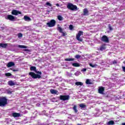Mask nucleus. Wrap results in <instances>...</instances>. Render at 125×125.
Segmentation results:
<instances>
[{"label":"nucleus","mask_w":125,"mask_h":125,"mask_svg":"<svg viewBox=\"0 0 125 125\" xmlns=\"http://www.w3.org/2000/svg\"><path fill=\"white\" fill-rule=\"evenodd\" d=\"M30 71H34L35 72H30L29 73V75L31 76L32 79H42V71H37V67L36 66H31L30 68Z\"/></svg>","instance_id":"obj_1"},{"label":"nucleus","mask_w":125,"mask_h":125,"mask_svg":"<svg viewBox=\"0 0 125 125\" xmlns=\"http://www.w3.org/2000/svg\"><path fill=\"white\" fill-rule=\"evenodd\" d=\"M7 104V99L6 97H0V107H5Z\"/></svg>","instance_id":"obj_2"},{"label":"nucleus","mask_w":125,"mask_h":125,"mask_svg":"<svg viewBox=\"0 0 125 125\" xmlns=\"http://www.w3.org/2000/svg\"><path fill=\"white\" fill-rule=\"evenodd\" d=\"M67 8L70 10L75 11L78 10L77 5H75L71 3H69L67 5Z\"/></svg>","instance_id":"obj_3"},{"label":"nucleus","mask_w":125,"mask_h":125,"mask_svg":"<svg viewBox=\"0 0 125 125\" xmlns=\"http://www.w3.org/2000/svg\"><path fill=\"white\" fill-rule=\"evenodd\" d=\"M83 32L82 31H79L78 34L76 35V40H77L78 42H83V39L80 38H81V36H83Z\"/></svg>","instance_id":"obj_4"},{"label":"nucleus","mask_w":125,"mask_h":125,"mask_svg":"<svg viewBox=\"0 0 125 125\" xmlns=\"http://www.w3.org/2000/svg\"><path fill=\"white\" fill-rule=\"evenodd\" d=\"M55 24H56V21H55L54 20H52L50 21V22L46 23V25L47 27L51 28L52 27H54V26H55Z\"/></svg>","instance_id":"obj_5"},{"label":"nucleus","mask_w":125,"mask_h":125,"mask_svg":"<svg viewBox=\"0 0 125 125\" xmlns=\"http://www.w3.org/2000/svg\"><path fill=\"white\" fill-rule=\"evenodd\" d=\"M60 100H63V101H66V100H69L70 99L69 95H61L60 96Z\"/></svg>","instance_id":"obj_6"},{"label":"nucleus","mask_w":125,"mask_h":125,"mask_svg":"<svg viewBox=\"0 0 125 125\" xmlns=\"http://www.w3.org/2000/svg\"><path fill=\"white\" fill-rule=\"evenodd\" d=\"M5 19L7 20H10V21H15V17L12 15H8Z\"/></svg>","instance_id":"obj_7"},{"label":"nucleus","mask_w":125,"mask_h":125,"mask_svg":"<svg viewBox=\"0 0 125 125\" xmlns=\"http://www.w3.org/2000/svg\"><path fill=\"white\" fill-rule=\"evenodd\" d=\"M101 41L108 43L109 42V38L106 35H104L101 38Z\"/></svg>","instance_id":"obj_8"},{"label":"nucleus","mask_w":125,"mask_h":125,"mask_svg":"<svg viewBox=\"0 0 125 125\" xmlns=\"http://www.w3.org/2000/svg\"><path fill=\"white\" fill-rule=\"evenodd\" d=\"M11 14L12 15L17 16L19 14H21V12H20L17 10H13L11 12Z\"/></svg>","instance_id":"obj_9"},{"label":"nucleus","mask_w":125,"mask_h":125,"mask_svg":"<svg viewBox=\"0 0 125 125\" xmlns=\"http://www.w3.org/2000/svg\"><path fill=\"white\" fill-rule=\"evenodd\" d=\"M104 90H105L104 87H100L98 89L99 93L100 94H104Z\"/></svg>","instance_id":"obj_10"},{"label":"nucleus","mask_w":125,"mask_h":125,"mask_svg":"<svg viewBox=\"0 0 125 125\" xmlns=\"http://www.w3.org/2000/svg\"><path fill=\"white\" fill-rule=\"evenodd\" d=\"M106 49V44H103L99 48V50L101 51H103V50H105Z\"/></svg>","instance_id":"obj_11"},{"label":"nucleus","mask_w":125,"mask_h":125,"mask_svg":"<svg viewBox=\"0 0 125 125\" xmlns=\"http://www.w3.org/2000/svg\"><path fill=\"white\" fill-rule=\"evenodd\" d=\"M7 46H8V44L7 43H0V48H6Z\"/></svg>","instance_id":"obj_12"},{"label":"nucleus","mask_w":125,"mask_h":125,"mask_svg":"<svg viewBox=\"0 0 125 125\" xmlns=\"http://www.w3.org/2000/svg\"><path fill=\"white\" fill-rule=\"evenodd\" d=\"M15 65V63L14 62H8V64H7V67H8V68H9L10 67H12V66H14Z\"/></svg>","instance_id":"obj_13"},{"label":"nucleus","mask_w":125,"mask_h":125,"mask_svg":"<svg viewBox=\"0 0 125 125\" xmlns=\"http://www.w3.org/2000/svg\"><path fill=\"white\" fill-rule=\"evenodd\" d=\"M12 116L13 117H14V118H18L19 117H21L20 113L16 112L13 113Z\"/></svg>","instance_id":"obj_14"},{"label":"nucleus","mask_w":125,"mask_h":125,"mask_svg":"<svg viewBox=\"0 0 125 125\" xmlns=\"http://www.w3.org/2000/svg\"><path fill=\"white\" fill-rule=\"evenodd\" d=\"M8 84L10 86H13V85L15 84V83H14V82H13V81H9L8 82Z\"/></svg>","instance_id":"obj_15"},{"label":"nucleus","mask_w":125,"mask_h":125,"mask_svg":"<svg viewBox=\"0 0 125 125\" xmlns=\"http://www.w3.org/2000/svg\"><path fill=\"white\" fill-rule=\"evenodd\" d=\"M50 92L52 94H56V93H57V92H58V91H57V90H55L53 89H51L50 90Z\"/></svg>","instance_id":"obj_16"},{"label":"nucleus","mask_w":125,"mask_h":125,"mask_svg":"<svg viewBox=\"0 0 125 125\" xmlns=\"http://www.w3.org/2000/svg\"><path fill=\"white\" fill-rule=\"evenodd\" d=\"M83 15H88V10L85 8L83 9Z\"/></svg>","instance_id":"obj_17"},{"label":"nucleus","mask_w":125,"mask_h":125,"mask_svg":"<svg viewBox=\"0 0 125 125\" xmlns=\"http://www.w3.org/2000/svg\"><path fill=\"white\" fill-rule=\"evenodd\" d=\"M24 20H25V21H31V19L30 18V17L27 16H25L24 17Z\"/></svg>","instance_id":"obj_18"},{"label":"nucleus","mask_w":125,"mask_h":125,"mask_svg":"<svg viewBox=\"0 0 125 125\" xmlns=\"http://www.w3.org/2000/svg\"><path fill=\"white\" fill-rule=\"evenodd\" d=\"M73 110H74L75 113H77L78 112V109L77 108V105H74L73 107Z\"/></svg>","instance_id":"obj_19"},{"label":"nucleus","mask_w":125,"mask_h":125,"mask_svg":"<svg viewBox=\"0 0 125 125\" xmlns=\"http://www.w3.org/2000/svg\"><path fill=\"white\" fill-rule=\"evenodd\" d=\"M107 125H115V122H114V121H113V120L109 121L107 123Z\"/></svg>","instance_id":"obj_20"},{"label":"nucleus","mask_w":125,"mask_h":125,"mask_svg":"<svg viewBox=\"0 0 125 125\" xmlns=\"http://www.w3.org/2000/svg\"><path fill=\"white\" fill-rule=\"evenodd\" d=\"M75 84L76 85L79 86V85H83V83L81 82H76L75 83Z\"/></svg>","instance_id":"obj_21"},{"label":"nucleus","mask_w":125,"mask_h":125,"mask_svg":"<svg viewBox=\"0 0 125 125\" xmlns=\"http://www.w3.org/2000/svg\"><path fill=\"white\" fill-rule=\"evenodd\" d=\"M85 83H86V84H92V83L90 82L89 79H87L86 80Z\"/></svg>","instance_id":"obj_22"},{"label":"nucleus","mask_w":125,"mask_h":125,"mask_svg":"<svg viewBox=\"0 0 125 125\" xmlns=\"http://www.w3.org/2000/svg\"><path fill=\"white\" fill-rule=\"evenodd\" d=\"M18 47H19L20 48H27L28 46L23 45H19Z\"/></svg>","instance_id":"obj_23"},{"label":"nucleus","mask_w":125,"mask_h":125,"mask_svg":"<svg viewBox=\"0 0 125 125\" xmlns=\"http://www.w3.org/2000/svg\"><path fill=\"white\" fill-rule=\"evenodd\" d=\"M72 66H73V67H80V63H72Z\"/></svg>","instance_id":"obj_24"},{"label":"nucleus","mask_w":125,"mask_h":125,"mask_svg":"<svg viewBox=\"0 0 125 125\" xmlns=\"http://www.w3.org/2000/svg\"><path fill=\"white\" fill-rule=\"evenodd\" d=\"M79 106L80 108H85V107H86V105H85L84 104H79Z\"/></svg>","instance_id":"obj_25"},{"label":"nucleus","mask_w":125,"mask_h":125,"mask_svg":"<svg viewBox=\"0 0 125 125\" xmlns=\"http://www.w3.org/2000/svg\"><path fill=\"white\" fill-rule=\"evenodd\" d=\"M57 30L60 33H62L63 32V29H62V28H61V27H58Z\"/></svg>","instance_id":"obj_26"},{"label":"nucleus","mask_w":125,"mask_h":125,"mask_svg":"<svg viewBox=\"0 0 125 125\" xmlns=\"http://www.w3.org/2000/svg\"><path fill=\"white\" fill-rule=\"evenodd\" d=\"M58 19L60 21H62V20H63V17H62V16H60V15L58 16Z\"/></svg>","instance_id":"obj_27"},{"label":"nucleus","mask_w":125,"mask_h":125,"mask_svg":"<svg viewBox=\"0 0 125 125\" xmlns=\"http://www.w3.org/2000/svg\"><path fill=\"white\" fill-rule=\"evenodd\" d=\"M75 59L74 58H70V59H65V61H74Z\"/></svg>","instance_id":"obj_28"},{"label":"nucleus","mask_w":125,"mask_h":125,"mask_svg":"<svg viewBox=\"0 0 125 125\" xmlns=\"http://www.w3.org/2000/svg\"><path fill=\"white\" fill-rule=\"evenodd\" d=\"M108 29L109 31H113L114 30V28H112V26H111V24H108Z\"/></svg>","instance_id":"obj_29"},{"label":"nucleus","mask_w":125,"mask_h":125,"mask_svg":"<svg viewBox=\"0 0 125 125\" xmlns=\"http://www.w3.org/2000/svg\"><path fill=\"white\" fill-rule=\"evenodd\" d=\"M5 75L6 76V77H10L11 76L12 74L10 73H7L5 74Z\"/></svg>","instance_id":"obj_30"},{"label":"nucleus","mask_w":125,"mask_h":125,"mask_svg":"<svg viewBox=\"0 0 125 125\" xmlns=\"http://www.w3.org/2000/svg\"><path fill=\"white\" fill-rule=\"evenodd\" d=\"M69 29L70 30V31H72V30H73L74 29V26H73V25L70 24L69 25Z\"/></svg>","instance_id":"obj_31"},{"label":"nucleus","mask_w":125,"mask_h":125,"mask_svg":"<svg viewBox=\"0 0 125 125\" xmlns=\"http://www.w3.org/2000/svg\"><path fill=\"white\" fill-rule=\"evenodd\" d=\"M18 38H22V37H23V34H22L21 33H20L18 34Z\"/></svg>","instance_id":"obj_32"},{"label":"nucleus","mask_w":125,"mask_h":125,"mask_svg":"<svg viewBox=\"0 0 125 125\" xmlns=\"http://www.w3.org/2000/svg\"><path fill=\"white\" fill-rule=\"evenodd\" d=\"M46 5H47L48 6H50V7L52 6V5L49 2H47L46 3Z\"/></svg>","instance_id":"obj_33"},{"label":"nucleus","mask_w":125,"mask_h":125,"mask_svg":"<svg viewBox=\"0 0 125 125\" xmlns=\"http://www.w3.org/2000/svg\"><path fill=\"white\" fill-rule=\"evenodd\" d=\"M75 57L76 58V59H80V58H81V55H76Z\"/></svg>","instance_id":"obj_34"},{"label":"nucleus","mask_w":125,"mask_h":125,"mask_svg":"<svg viewBox=\"0 0 125 125\" xmlns=\"http://www.w3.org/2000/svg\"><path fill=\"white\" fill-rule=\"evenodd\" d=\"M23 51H25L26 52H30L31 51V50L29 49H23Z\"/></svg>","instance_id":"obj_35"},{"label":"nucleus","mask_w":125,"mask_h":125,"mask_svg":"<svg viewBox=\"0 0 125 125\" xmlns=\"http://www.w3.org/2000/svg\"><path fill=\"white\" fill-rule=\"evenodd\" d=\"M61 33L62 34L63 37H65V36L67 35V33L66 32H63V31Z\"/></svg>","instance_id":"obj_36"},{"label":"nucleus","mask_w":125,"mask_h":125,"mask_svg":"<svg viewBox=\"0 0 125 125\" xmlns=\"http://www.w3.org/2000/svg\"><path fill=\"white\" fill-rule=\"evenodd\" d=\"M89 66H90V67H92V68L95 67V65H93L92 63H89Z\"/></svg>","instance_id":"obj_37"},{"label":"nucleus","mask_w":125,"mask_h":125,"mask_svg":"<svg viewBox=\"0 0 125 125\" xmlns=\"http://www.w3.org/2000/svg\"><path fill=\"white\" fill-rule=\"evenodd\" d=\"M113 64H117V61L114 60L113 62Z\"/></svg>","instance_id":"obj_38"},{"label":"nucleus","mask_w":125,"mask_h":125,"mask_svg":"<svg viewBox=\"0 0 125 125\" xmlns=\"http://www.w3.org/2000/svg\"><path fill=\"white\" fill-rule=\"evenodd\" d=\"M122 69L123 72H125V66H122Z\"/></svg>","instance_id":"obj_39"},{"label":"nucleus","mask_w":125,"mask_h":125,"mask_svg":"<svg viewBox=\"0 0 125 125\" xmlns=\"http://www.w3.org/2000/svg\"><path fill=\"white\" fill-rule=\"evenodd\" d=\"M13 72H18V69H12Z\"/></svg>","instance_id":"obj_40"},{"label":"nucleus","mask_w":125,"mask_h":125,"mask_svg":"<svg viewBox=\"0 0 125 125\" xmlns=\"http://www.w3.org/2000/svg\"><path fill=\"white\" fill-rule=\"evenodd\" d=\"M82 71H83V72H85V71H86V68H83V69H82Z\"/></svg>","instance_id":"obj_41"},{"label":"nucleus","mask_w":125,"mask_h":125,"mask_svg":"<svg viewBox=\"0 0 125 125\" xmlns=\"http://www.w3.org/2000/svg\"><path fill=\"white\" fill-rule=\"evenodd\" d=\"M8 94H11V93H12V92H11V91H8Z\"/></svg>","instance_id":"obj_42"},{"label":"nucleus","mask_w":125,"mask_h":125,"mask_svg":"<svg viewBox=\"0 0 125 125\" xmlns=\"http://www.w3.org/2000/svg\"><path fill=\"white\" fill-rule=\"evenodd\" d=\"M56 5L58 7H59V6H60V5H59L58 3H57V4H56Z\"/></svg>","instance_id":"obj_43"},{"label":"nucleus","mask_w":125,"mask_h":125,"mask_svg":"<svg viewBox=\"0 0 125 125\" xmlns=\"http://www.w3.org/2000/svg\"><path fill=\"white\" fill-rule=\"evenodd\" d=\"M122 125H125V123H122Z\"/></svg>","instance_id":"obj_44"},{"label":"nucleus","mask_w":125,"mask_h":125,"mask_svg":"<svg viewBox=\"0 0 125 125\" xmlns=\"http://www.w3.org/2000/svg\"><path fill=\"white\" fill-rule=\"evenodd\" d=\"M77 125H81V124H78Z\"/></svg>","instance_id":"obj_45"}]
</instances>
